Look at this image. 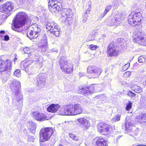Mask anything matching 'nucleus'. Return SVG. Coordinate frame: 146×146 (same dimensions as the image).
I'll list each match as a JSON object with an SVG mask.
<instances>
[{
    "mask_svg": "<svg viewBox=\"0 0 146 146\" xmlns=\"http://www.w3.org/2000/svg\"><path fill=\"white\" fill-rule=\"evenodd\" d=\"M74 115H76L81 113L83 109L81 105L80 104H75L73 106Z\"/></svg>",
    "mask_w": 146,
    "mask_h": 146,
    "instance_id": "24",
    "label": "nucleus"
},
{
    "mask_svg": "<svg viewBox=\"0 0 146 146\" xmlns=\"http://www.w3.org/2000/svg\"><path fill=\"white\" fill-rule=\"evenodd\" d=\"M122 15L121 13H117L115 15L114 17L116 19L117 21V24H120L121 23V17Z\"/></svg>",
    "mask_w": 146,
    "mask_h": 146,
    "instance_id": "31",
    "label": "nucleus"
},
{
    "mask_svg": "<svg viewBox=\"0 0 146 146\" xmlns=\"http://www.w3.org/2000/svg\"><path fill=\"white\" fill-rule=\"evenodd\" d=\"M142 15L139 12H131L128 17V21L131 25L133 26H138L141 24Z\"/></svg>",
    "mask_w": 146,
    "mask_h": 146,
    "instance_id": "4",
    "label": "nucleus"
},
{
    "mask_svg": "<svg viewBox=\"0 0 146 146\" xmlns=\"http://www.w3.org/2000/svg\"><path fill=\"white\" fill-rule=\"evenodd\" d=\"M41 50L43 55H44V52H47V51L48 50L47 45L43 44L41 47Z\"/></svg>",
    "mask_w": 146,
    "mask_h": 146,
    "instance_id": "34",
    "label": "nucleus"
},
{
    "mask_svg": "<svg viewBox=\"0 0 146 146\" xmlns=\"http://www.w3.org/2000/svg\"><path fill=\"white\" fill-rule=\"evenodd\" d=\"M69 137L70 138L73 139V140L77 141L78 140V137L75 135L73 134L72 133H70L69 134Z\"/></svg>",
    "mask_w": 146,
    "mask_h": 146,
    "instance_id": "36",
    "label": "nucleus"
},
{
    "mask_svg": "<svg viewBox=\"0 0 146 146\" xmlns=\"http://www.w3.org/2000/svg\"><path fill=\"white\" fill-rule=\"evenodd\" d=\"M9 39V37L8 35H5L4 36V40H8Z\"/></svg>",
    "mask_w": 146,
    "mask_h": 146,
    "instance_id": "52",
    "label": "nucleus"
},
{
    "mask_svg": "<svg viewBox=\"0 0 146 146\" xmlns=\"http://www.w3.org/2000/svg\"><path fill=\"white\" fill-rule=\"evenodd\" d=\"M81 89L80 88V90L81 91L79 92L85 96L92 94L94 92V85L92 84L88 87H82Z\"/></svg>",
    "mask_w": 146,
    "mask_h": 146,
    "instance_id": "17",
    "label": "nucleus"
},
{
    "mask_svg": "<svg viewBox=\"0 0 146 146\" xmlns=\"http://www.w3.org/2000/svg\"><path fill=\"white\" fill-rule=\"evenodd\" d=\"M32 63V60L27 59L22 62L21 64L20 68L22 70H25L28 72L30 70H28L30 64Z\"/></svg>",
    "mask_w": 146,
    "mask_h": 146,
    "instance_id": "20",
    "label": "nucleus"
},
{
    "mask_svg": "<svg viewBox=\"0 0 146 146\" xmlns=\"http://www.w3.org/2000/svg\"><path fill=\"white\" fill-rule=\"evenodd\" d=\"M58 146H64L61 144H60Z\"/></svg>",
    "mask_w": 146,
    "mask_h": 146,
    "instance_id": "60",
    "label": "nucleus"
},
{
    "mask_svg": "<svg viewBox=\"0 0 146 146\" xmlns=\"http://www.w3.org/2000/svg\"><path fill=\"white\" fill-rule=\"evenodd\" d=\"M29 128L30 130V131L33 134L35 133L36 128L35 124L33 123H29Z\"/></svg>",
    "mask_w": 146,
    "mask_h": 146,
    "instance_id": "27",
    "label": "nucleus"
},
{
    "mask_svg": "<svg viewBox=\"0 0 146 146\" xmlns=\"http://www.w3.org/2000/svg\"><path fill=\"white\" fill-rule=\"evenodd\" d=\"M145 3H146V5H145V8H146V1Z\"/></svg>",
    "mask_w": 146,
    "mask_h": 146,
    "instance_id": "62",
    "label": "nucleus"
},
{
    "mask_svg": "<svg viewBox=\"0 0 146 146\" xmlns=\"http://www.w3.org/2000/svg\"><path fill=\"white\" fill-rule=\"evenodd\" d=\"M141 31L137 30L133 33V41L143 46H146V35Z\"/></svg>",
    "mask_w": 146,
    "mask_h": 146,
    "instance_id": "7",
    "label": "nucleus"
},
{
    "mask_svg": "<svg viewBox=\"0 0 146 146\" xmlns=\"http://www.w3.org/2000/svg\"><path fill=\"white\" fill-rule=\"evenodd\" d=\"M10 87L15 100L18 102H22L23 96L20 92L21 88L20 82L16 80L12 81L10 82Z\"/></svg>",
    "mask_w": 146,
    "mask_h": 146,
    "instance_id": "2",
    "label": "nucleus"
},
{
    "mask_svg": "<svg viewBox=\"0 0 146 146\" xmlns=\"http://www.w3.org/2000/svg\"><path fill=\"white\" fill-rule=\"evenodd\" d=\"M48 144L46 146H54L55 143V141L53 139H51L48 141Z\"/></svg>",
    "mask_w": 146,
    "mask_h": 146,
    "instance_id": "38",
    "label": "nucleus"
},
{
    "mask_svg": "<svg viewBox=\"0 0 146 146\" xmlns=\"http://www.w3.org/2000/svg\"><path fill=\"white\" fill-rule=\"evenodd\" d=\"M35 138L33 136H29L28 137L27 140L30 142H33L34 141Z\"/></svg>",
    "mask_w": 146,
    "mask_h": 146,
    "instance_id": "47",
    "label": "nucleus"
},
{
    "mask_svg": "<svg viewBox=\"0 0 146 146\" xmlns=\"http://www.w3.org/2000/svg\"><path fill=\"white\" fill-rule=\"evenodd\" d=\"M88 17V16L87 15V14L86 13H85L84 16V18L82 21L83 23H84L86 22Z\"/></svg>",
    "mask_w": 146,
    "mask_h": 146,
    "instance_id": "45",
    "label": "nucleus"
},
{
    "mask_svg": "<svg viewBox=\"0 0 146 146\" xmlns=\"http://www.w3.org/2000/svg\"><path fill=\"white\" fill-rule=\"evenodd\" d=\"M133 122L130 118L129 117H126L125 125V130L127 131L130 130V127L133 125Z\"/></svg>",
    "mask_w": 146,
    "mask_h": 146,
    "instance_id": "22",
    "label": "nucleus"
},
{
    "mask_svg": "<svg viewBox=\"0 0 146 146\" xmlns=\"http://www.w3.org/2000/svg\"><path fill=\"white\" fill-rule=\"evenodd\" d=\"M98 48V47L96 45H94L93 44L90 45L89 46V48L91 50H96V49Z\"/></svg>",
    "mask_w": 146,
    "mask_h": 146,
    "instance_id": "43",
    "label": "nucleus"
},
{
    "mask_svg": "<svg viewBox=\"0 0 146 146\" xmlns=\"http://www.w3.org/2000/svg\"><path fill=\"white\" fill-rule=\"evenodd\" d=\"M11 62L9 60L5 61L0 58V72L9 73L11 69Z\"/></svg>",
    "mask_w": 146,
    "mask_h": 146,
    "instance_id": "9",
    "label": "nucleus"
},
{
    "mask_svg": "<svg viewBox=\"0 0 146 146\" xmlns=\"http://www.w3.org/2000/svg\"><path fill=\"white\" fill-rule=\"evenodd\" d=\"M112 7V5H108L106 7L103 13L101 15V16L102 18L104 17L105 16L107 13L111 9Z\"/></svg>",
    "mask_w": 146,
    "mask_h": 146,
    "instance_id": "29",
    "label": "nucleus"
},
{
    "mask_svg": "<svg viewBox=\"0 0 146 146\" xmlns=\"http://www.w3.org/2000/svg\"><path fill=\"white\" fill-rule=\"evenodd\" d=\"M118 137H119H119H121V136H118Z\"/></svg>",
    "mask_w": 146,
    "mask_h": 146,
    "instance_id": "64",
    "label": "nucleus"
},
{
    "mask_svg": "<svg viewBox=\"0 0 146 146\" xmlns=\"http://www.w3.org/2000/svg\"><path fill=\"white\" fill-rule=\"evenodd\" d=\"M131 90L137 93H140L142 91L141 88L139 86L135 85H133L131 86Z\"/></svg>",
    "mask_w": 146,
    "mask_h": 146,
    "instance_id": "26",
    "label": "nucleus"
},
{
    "mask_svg": "<svg viewBox=\"0 0 146 146\" xmlns=\"http://www.w3.org/2000/svg\"><path fill=\"white\" fill-rule=\"evenodd\" d=\"M65 105L63 107L61 108L58 113V114L60 115H66V108H65Z\"/></svg>",
    "mask_w": 146,
    "mask_h": 146,
    "instance_id": "30",
    "label": "nucleus"
},
{
    "mask_svg": "<svg viewBox=\"0 0 146 146\" xmlns=\"http://www.w3.org/2000/svg\"><path fill=\"white\" fill-rule=\"evenodd\" d=\"M141 81L144 86H146V75H142L141 78Z\"/></svg>",
    "mask_w": 146,
    "mask_h": 146,
    "instance_id": "35",
    "label": "nucleus"
},
{
    "mask_svg": "<svg viewBox=\"0 0 146 146\" xmlns=\"http://www.w3.org/2000/svg\"><path fill=\"white\" fill-rule=\"evenodd\" d=\"M102 95H98V96H96L95 98V99H101L102 97Z\"/></svg>",
    "mask_w": 146,
    "mask_h": 146,
    "instance_id": "53",
    "label": "nucleus"
},
{
    "mask_svg": "<svg viewBox=\"0 0 146 146\" xmlns=\"http://www.w3.org/2000/svg\"><path fill=\"white\" fill-rule=\"evenodd\" d=\"M35 34V33H33V36Z\"/></svg>",
    "mask_w": 146,
    "mask_h": 146,
    "instance_id": "61",
    "label": "nucleus"
},
{
    "mask_svg": "<svg viewBox=\"0 0 146 146\" xmlns=\"http://www.w3.org/2000/svg\"><path fill=\"white\" fill-rule=\"evenodd\" d=\"M53 132V130L51 127L42 128L39 133L40 141L43 142L49 139Z\"/></svg>",
    "mask_w": 146,
    "mask_h": 146,
    "instance_id": "5",
    "label": "nucleus"
},
{
    "mask_svg": "<svg viewBox=\"0 0 146 146\" xmlns=\"http://www.w3.org/2000/svg\"><path fill=\"white\" fill-rule=\"evenodd\" d=\"M46 28L48 31L50 32L57 37L59 36L60 35V29L58 28L56 24L53 21H49L46 23Z\"/></svg>",
    "mask_w": 146,
    "mask_h": 146,
    "instance_id": "8",
    "label": "nucleus"
},
{
    "mask_svg": "<svg viewBox=\"0 0 146 146\" xmlns=\"http://www.w3.org/2000/svg\"><path fill=\"white\" fill-rule=\"evenodd\" d=\"M30 67V66H29V69L28 70H30V71L28 72V73L27 71H26V72L27 73H28L29 74H30V73H31L33 71V68H29Z\"/></svg>",
    "mask_w": 146,
    "mask_h": 146,
    "instance_id": "51",
    "label": "nucleus"
},
{
    "mask_svg": "<svg viewBox=\"0 0 146 146\" xmlns=\"http://www.w3.org/2000/svg\"><path fill=\"white\" fill-rule=\"evenodd\" d=\"M137 121L144 125L146 124V113H143L140 114L136 118Z\"/></svg>",
    "mask_w": 146,
    "mask_h": 146,
    "instance_id": "21",
    "label": "nucleus"
},
{
    "mask_svg": "<svg viewBox=\"0 0 146 146\" xmlns=\"http://www.w3.org/2000/svg\"><path fill=\"white\" fill-rule=\"evenodd\" d=\"M144 68H142V69L140 71V72H142L144 71Z\"/></svg>",
    "mask_w": 146,
    "mask_h": 146,
    "instance_id": "58",
    "label": "nucleus"
},
{
    "mask_svg": "<svg viewBox=\"0 0 146 146\" xmlns=\"http://www.w3.org/2000/svg\"><path fill=\"white\" fill-rule=\"evenodd\" d=\"M5 33V31H0V36H1V34H3Z\"/></svg>",
    "mask_w": 146,
    "mask_h": 146,
    "instance_id": "57",
    "label": "nucleus"
},
{
    "mask_svg": "<svg viewBox=\"0 0 146 146\" xmlns=\"http://www.w3.org/2000/svg\"><path fill=\"white\" fill-rule=\"evenodd\" d=\"M130 63H127L123 66L122 68L124 71L127 70L129 67Z\"/></svg>",
    "mask_w": 146,
    "mask_h": 146,
    "instance_id": "46",
    "label": "nucleus"
},
{
    "mask_svg": "<svg viewBox=\"0 0 146 146\" xmlns=\"http://www.w3.org/2000/svg\"><path fill=\"white\" fill-rule=\"evenodd\" d=\"M14 8L13 4L11 2H7L2 6L0 10L3 13H9V11H12Z\"/></svg>",
    "mask_w": 146,
    "mask_h": 146,
    "instance_id": "15",
    "label": "nucleus"
},
{
    "mask_svg": "<svg viewBox=\"0 0 146 146\" xmlns=\"http://www.w3.org/2000/svg\"><path fill=\"white\" fill-rule=\"evenodd\" d=\"M62 6L61 3H58L53 5H48L50 11L53 14H56L59 13L62 8Z\"/></svg>",
    "mask_w": 146,
    "mask_h": 146,
    "instance_id": "16",
    "label": "nucleus"
},
{
    "mask_svg": "<svg viewBox=\"0 0 146 146\" xmlns=\"http://www.w3.org/2000/svg\"><path fill=\"white\" fill-rule=\"evenodd\" d=\"M29 60H32V63L33 61L36 62L37 63H40L42 62L41 60V57L39 55L36 56V55H34L33 56V58L32 59H29Z\"/></svg>",
    "mask_w": 146,
    "mask_h": 146,
    "instance_id": "28",
    "label": "nucleus"
},
{
    "mask_svg": "<svg viewBox=\"0 0 146 146\" xmlns=\"http://www.w3.org/2000/svg\"><path fill=\"white\" fill-rule=\"evenodd\" d=\"M87 72L89 74H92L94 78H97L102 72V70L100 68L91 66L87 67Z\"/></svg>",
    "mask_w": 146,
    "mask_h": 146,
    "instance_id": "12",
    "label": "nucleus"
},
{
    "mask_svg": "<svg viewBox=\"0 0 146 146\" xmlns=\"http://www.w3.org/2000/svg\"><path fill=\"white\" fill-rule=\"evenodd\" d=\"M46 78L44 74H39L37 78L36 86L39 89H41L44 87L46 83Z\"/></svg>",
    "mask_w": 146,
    "mask_h": 146,
    "instance_id": "13",
    "label": "nucleus"
},
{
    "mask_svg": "<svg viewBox=\"0 0 146 146\" xmlns=\"http://www.w3.org/2000/svg\"><path fill=\"white\" fill-rule=\"evenodd\" d=\"M27 18V15L23 12L18 13L17 15L16 18L13 21V30L15 31L20 32L21 28L25 24Z\"/></svg>",
    "mask_w": 146,
    "mask_h": 146,
    "instance_id": "1",
    "label": "nucleus"
},
{
    "mask_svg": "<svg viewBox=\"0 0 146 146\" xmlns=\"http://www.w3.org/2000/svg\"><path fill=\"white\" fill-rule=\"evenodd\" d=\"M145 58L142 56H139L138 58V61L140 63H144L145 62Z\"/></svg>",
    "mask_w": 146,
    "mask_h": 146,
    "instance_id": "40",
    "label": "nucleus"
},
{
    "mask_svg": "<svg viewBox=\"0 0 146 146\" xmlns=\"http://www.w3.org/2000/svg\"><path fill=\"white\" fill-rule=\"evenodd\" d=\"M84 129L87 130L90 127V123L86 119L84 118H78L76 120Z\"/></svg>",
    "mask_w": 146,
    "mask_h": 146,
    "instance_id": "18",
    "label": "nucleus"
},
{
    "mask_svg": "<svg viewBox=\"0 0 146 146\" xmlns=\"http://www.w3.org/2000/svg\"><path fill=\"white\" fill-rule=\"evenodd\" d=\"M106 35L105 34H103L102 35V36H101V38L102 39H104V38H106Z\"/></svg>",
    "mask_w": 146,
    "mask_h": 146,
    "instance_id": "55",
    "label": "nucleus"
},
{
    "mask_svg": "<svg viewBox=\"0 0 146 146\" xmlns=\"http://www.w3.org/2000/svg\"><path fill=\"white\" fill-rule=\"evenodd\" d=\"M25 0H19L20 3L22 4L25 1Z\"/></svg>",
    "mask_w": 146,
    "mask_h": 146,
    "instance_id": "56",
    "label": "nucleus"
},
{
    "mask_svg": "<svg viewBox=\"0 0 146 146\" xmlns=\"http://www.w3.org/2000/svg\"><path fill=\"white\" fill-rule=\"evenodd\" d=\"M91 36H89L88 37V41L93 40L94 39V36L92 37V38H90Z\"/></svg>",
    "mask_w": 146,
    "mask_h": 146,
    "instance_id": "54",
    "label": "nucleus"
},
{
    "mask_svg": "<svg viewBox=\"0 0 146 146\" xmlns=\"http://www.w3.org/2000/svg\"><path fill=\"white\" fill-rule=\"evenodd\" d=\"M66 113V115H74V113L73 105L71 104L65 105Z\"/></svg>",
    "mask_w": 146,
    "mask_h": 146,
    "instance_id": "25",
    "label": "nucleus"
},
{
    "mask_svg": "<svg viewBox=\"0 0 146 146\" xmlns=\"http://www.w3.org/2000/svg\"><path fill=\"white\" fill-rule=\"evenodd\" d=\"M33 116L34 118L38 121H42L49 119V117H47L45 114L38 112L33 113Z\"/></svg>",
    "mask_w": 146,
    "mask_h": 146,
    "instance_id": "19",
    "label": "nucleus"
},
{
    "mask_svg": "<svg viewBox=\"0 0 146 146\" xmlns=\"http://www.w3.org/2000/svg\"><path fill=\"white\" fill-rule=\"evenodd\" d=\"M127 94L131 98H133V97H135V94L131 91H129L128 92Z\"/></svg>",
    "mask_w": 146,
    "mask_h": 146,
    "instance_id": "39",
    "label": "nucleus"
},
{
    "mask_svg": "<svg viewBox=\"0 0 146 146\" xmlns=\"http://www.w3.org/2000/svg\"><path fill=\"white\" fill-rule=\"evenodd\" d=\"M131 75V73L128 72H125L124 74V76L127 77H129Z\"/></svg>",
    "mask_w": 146,
    "mask_h": 146,
    "instance_id": "50",
    "label": "nucleus"
},
{
    "mask_svg": "<svg viewBox=\"0 0 146 146\" xmlns=\"http://www.w3.org/2000/svg\"><path fill=\"white\" fill-rule=\"evenodd\" d=\"M62 1H60V2H59L57 0H49L48 5H53V4H57L58 3H62Z\"/></svg>",
    "mask_w": 146,
    "mask_h": 146,
    "instance_id": "37",
    "label": "nucleus"
},
{
    "mask_svg": "<svg viewBox=\"0 0 146 146\" xmlns=\"http://www.w3.org/2000/svg\"><path fill=\"white\" fill-rule=\"evenodd\" d=\"M41 42L44 45H47V37L46 35H44V37L41 41Z\"/></svg>",
    "mask_w": 146,
    "mask_h": 146,
    "instance_id": "42",
    "label": "nucleus"
},
{
    "mask_svg": "<svg viewBox=\"0 0 146 146\" xmlns=\"http://www.w3.org/2000/svg\"><path fill=\"white\" fill-rule=\"evenodd\" d=\"M90 3V2H89V7L87 9L86 12L85 13H86L87 14H88V13H89L90 12V11L91 9V4Z\"/></svg>",
    "mask_w": 146,
    "mask_h": 146,
    "instance_id": "48",
    "label": "nucleus"
},
{
    "mask_svg": "<svg viewBox=\"0 0 146 146\" xmlns=\"http://www.w3.org/2000/svg\"><path fill=\"white\" fill-rule=\"evenodd\" d=\"M24 51L25 53L27 54H29L31 53L30 49L28 48H25L24 49Z\"/></svg>",
    "mask_w": 146,
    "mask_h": 146,
    "instance_id": "49",
    "label": "nucleus"
},
{
    "mask_svg": "<svg viewBox=\"0 0 146 146\" xmlns=\"http://www.w3.org/2000/svg\"><path fill=\"white\" fill-rule=\"evenodd\" d=\"M14 74L17 77H19L21 76V71L20 70L17 69L14 73Z\"/></svg>",
    "mask_w": 146,
    "mask_h": 146,
    "instance_id": "41",
    "label": "nucleus"
},
{
    "mask_svg": "<svg viewBox=\"0 0 146 146\" xmlns=\"http://www.w3.org/2000/svg\"><path fill=\"white\" fill-rule=\"evenodd\" d=\"M132 103L131 101H129V103L127 105L126 109L127 110H129L131 108Z\"/></svg>",
    "mask_w": 146,
    "mask_h": 146,
    "instance_id": "44",
    "label": "nucleus"
},
{
    "mask_svg": "<svg viewBox=\"0 0 146 146\" xmlns=\"http://www.w3.org/2000/svg\"><path fill=\"white\" fill-rule=\"evenodd\" d=\"M60 107V106L58 104H52L48 106L47 110L48 112L55 113L58 111Z\"/></svg>",
    "mask_w": 146,
    "mask_h": 146,
    "instance_id": "23",
    "label": "nucleus"
},
{
    "mask_svg": "<svg viewBox=\"0 0 146 146\" xmlns=\"http://www.w3.org/2000/svg\"><path fill=\"white\" fill-rule=\"evenodd\" d=\"M60 66L62 70L69 74L73 71V66L70 61L64 60V57H61L59 62Z\"/></svg>",
    "mask_w": 146,
    "mask_h": 146,
    "instance_id": "6",
    "label": "nucleus"
},
{
    "mask_svg": "<svg viewBox=\"0 0 146 146\" xmlns=\"http://www.w3.org/2000/svg\"><path fill=\"white\" fill-rule=\"evenodd\" d=\"M31 28L29 34H27L28 37L30 39L36 38L38 36V33L40 31V29L36 24L32 25L30 27Z\"/></svg>",
    "mask_w": 146,
    "mask_h": 146,
    "instance_id": "10",
    "label": "nucleus"
},
{
    "mask_svg": "<svg viewBox=\"0 0 146 146\" xmlns=\"http://www.w3.org/2000/svg\"><path fill=\"white\" fill-rule=\"evenodd\" d=\"M108 51L109 55L111 56H116L118 53L116 44L114 42L110 44L108 48Z\"/></svg>",
    "mask_w": 146,
    "mask_h": 146,
    "instance_id": "14",
    "label": "nucleus"
},
{
    "mask_svg": "<svg viewBox=\"0 0 146 146\" xmlns=\"http://www.w3.org/2000/svg\"><path fill=\"white\" fill-rule=\"evenodd\" d=\"M98 131L102 134L107 135L111 132V126L106 123H99L97 125Z\"/></svg>",
    "mask_w": 146,
    "mask_h": 146,
    "instance_id": "11",
    "label": "nucleus"
},
{
    "mask_svg": "<svg viewBox=\"0 0 146 146\" xmlns=\"http://www.w3.org/2000/svg\"><path fill=\"white\" fill-rule=\"evenodd\" d=\"M121 115L119 114L116 115L113 118L111 121L112 122L114 123L119 121Z\"/></svg>",
    "mask_w": 146,
    "mask_h": 146,
    "instance_id": "33",
    "label": "nucleus"
},
{
    "mask_svg": "<svg viewBox=\"0 0 146 146\" xmlns=\"http://www.w3.org/2000/svg\"><path fill=\"white\" fill-rule=\"evenodd\" d=\"M17 58L15 57L14 59V60H17Z\"/></svg>",
    "mask_w": 146,
    "mask_h": 146,
    "instance_id": "59",
    "label": "nucleus"
},
{
    "mask_svg": "<svg viewBox=\"0 0 146 146\" xmlns=\"http://www.w3.org/2000/svg\"><path fill=\"white\" fill-rule=\"evenodd\" d=\"M118 137H119H119H121V136H118Z\"/></svg>",
    "mask_w": 146,
    "mask_h": 146,
    "instance_id": "63",
    "label": "nucleus"
},
{
    "mask_svg": "<svg viewBox=\"0 0 146 146\" xmlns=\"http://www.w3.org/2000/svg\"><path fill=\"white\" fill-rule=\"evenodd\" d=\"M62 17L60 19L62 23L71 24L73 21V14L70 9H64L61 11Z\"/></svg>",
    "mask_w": 146,
    "mask_h": 146,
    "instance_id": "3",
    "label": "nucleus"
},
{
    "mask_svg": "<svg viewBox=\"0 0 146 146\" xmlns=\"http://www.w3.org/2000/svg\"><path fill=\"white\" fill-rule=\"evenodd\" d=\"M110 19H111L110 23L111 25H114L115 24H116V25H119L117 24V20H116V18L115 19L114 17H111L110 18Z\"/></svg>",
    "mask_w": 146,
    "mask_h": 146,
    "instance_id": "32",
    "label": "nucleus"
}]
</instances>
